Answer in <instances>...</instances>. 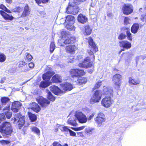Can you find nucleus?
Instances as JSON below:
<instances>
[{
    "instance_id": "obj_1",
    "label": "nucleus",
    "mask_w": 146,
    "mask_h": 146,
    "mask_svg": "<svg viewBox=\"0 0 146 146\" xmlns=\"http://www.w3.org/2000/svg\"><path fill=\"white\" fill-rule=\"evenodd\" d=\"M88 42L89 44L88 47L90 49L88 50L87 52L90 56H92V58H90L88 56L86 57L82 62L78 64V66L81 68H88L92 66L93 64L91 63L90 61L91 60L92 58V61H94L95 56L94 53L98 50L97 45L95 43L91 37L90 36L88 37Z\"/></svg>"
},
{
    "instance_id": "obj_2",
    "label": "nucleus",
    "mask_w": 146,
    "mask_h": 146,
    "mask_svg": "<svg viewBox=\"0 0 146 146\" xmlns=\"http://www.w3.org/2000/svg\"><path fill=\"white\" fill-rule=\"evenodd\" d=\"M103 91L104 94L106 96L102 100L101 104L105 108H109L114 102L112 99L113 96V90L110 87H107L104 89Z\"/></svg>"
},
{
    "instance_id": "obj_3",
    "label": "nucleus",
    "mask_w": 146,
    "mask_h": 146,
    "mask_svg": "<svg viewBox=\"0 0 146 146\" xmlns=\"http://www.w3.org/2000/svg\"><path fill=\"white\" fill-rule=\"evenodd\" d=\"M13 131V129L9 122H5L0 126V132L6 136H10Z\"/></svg>"
},
{
    "instance_id": "obj_4",
    "label": "nucleus",
    "mask_w": 146,
    "mask_h": 146,
    "mask_svg": "<svg viewBox=\"0 0 146 146\" xmlns=\"http://www.w3.org/2000/svg\"><path fill=\"white\" fill-rule=\"evenodd\" d=\"M69 74L72 78V81L74 79H77L78 77L85 75L86 72L83 69L76 68L71 69L69 71Z\"/></svg>"
},
{
    "instance_id": "obj_5",
    "label": "nucleus",
    "mask_w": 146,
    "mask_h": 146,
    "mask_svg": "<svg viewBox=\"0 0 146 146\" xmlns=\"http://www.w3.org/2000/svg\"><path fill=\"white\" fill-rule=\"evenodd\" d=\"M0 9L3 10H0V14L5 20L12 21L13 20L14 17L10 15L4 11L9 13H11V11L8 9L5 5L3 4H0Z\"/></svg>"
},
{
    "instance_id": "obj_6",
    "label": "nucleus",
    "mask_w": 146,
    "mask_h": 146,
    "mask_svg": "<svg viewBox=\"0 0 146 146\" xmlns=\"http://www.w3.org/2000/svg\"><path fill=\"white\" fill-rule=\"evenodd\" d=\"M102 94V91L97 90L95 91L92 96L90 100V103L91 104L98 102L101 100Z\"/></svg>"
},
{
    "instance_id": "obj_7",
    "label": "nucleus",
    "mask_w": 146,
    "mask_h": 146,
    "mask_svg": "<svg viewBox=\"0 0 146 146\" xmlns=\"http://www.w3.org/2000/svg\"><path fill=\"white\" fill-rule=\"evenodd\" d=\"M25 117L22 115L21 113H16L14 117V122L18 120L17 122V124L18 125L19 128L21 129L24 126L25 122Z\"/></svg>"
},
{
    "instance_id": "obj_8",
    "label": "nucleus",
    "mask_w": 146,
    "mask_h": 146,
    "mask_svg": "<svg viewBox=\"0 0 146 146\" xmlns=\"http://www.w3.org/2000/svg\"><path fill=\"white\" fill-rule=\"evenodd\" d=\"M122 76L119 74H116L113 75L112 77V81L114 85L115 89H119L121 85V80Z\"/></svg>"
},
{
    "instance_id": "obj_9",
    "label": "nucleus",
    "mask_w": 146,
    "mask_h": 146,
    "mask_svg": "<svg viewBox=\"0 0 146 146\" xmlns=\"http://www.w3.org/2000/svg\"><path fill=\"white\" fill-rule=\"evenodd\" d=\"M133 6L131 4L125 3L122 6L121 11L124 14L128 15L133 12Z\"/></svg>"
},
{
    "instance_id": "obj_10",
    "label": "nucleus",
    "mask_w": 146,
    "mask_h": 146,
    "mask_svg": "<svg viewBox=\"0 0 146 146\" xmlns=\"http://www.w3.org/2000/svg\"><path fill=\"white\" fill-rule=\"evenodd\" d=\"M75 117L79 122L81 123H86L87 120V118L85 115L82 112L76 111L75 114Z\"/></svg>"
},
{
    "instance_id": "obj_11",
    "label": "nucleus",
    "mask_w": 146,
    "mask_h": 146,
    "mask_svg": "<svg viewBox=\"0 0 146 146\" xmlns=\"http://www.w3.org/2000/svg\"><path fill=\"white\" fill-rule=\"evenodd\" d=\"M36 100L41 106L43 108H46L50 103V102L47 99L42 97L36 98Z\"/></svg>"
},
{
    "instance_id": "obj_12",
    "label": "nucleus",
    "mask_w": 146,
    "mask_h": 146,
    "mask_svg": "<svg viewBox=\"0 0 146 146\" xmlns=\"http://www.w3.org/2000/svg\"><path fill=\"white\" fill-rule=\"evenodd\" d=\"M106 120L104 114L102 112H100L98 114L94 120L97 124L99 125H101L103 122H105Z\"/></svg>"
},
{
    "instance_id": "obj_13",
    "label": "nucleus",
    "mask_w": 146,
    "mask_h": 146,
    "mask_svg": "<svg viewBox=\"0 0 146 146\" xmlns=\"http://www.w3.org/2000/svg\"><path fill=\"white\" fill-rule=\"evenodd\" d=\"M67 13L70 14L76 15L79 11V9L75 6H72L69 5L66 8Z\"/></svg>"
},
{
    "instance_id": "obj_14",
    "label": "nucleus",
    "mask_w": 146,
    "mask_h": 146,
    "mask_svg": "<svg viewBox=\"0 0 146 146\" xmlns=\"http://www.w3.org/2000/svg\"><path fill=\"white\" fill-rule=\"evenodd\" d=\"M60 86L63 90V94L71 90L73 88L72 85L71 83L67 82L61 84Z\"/></svg>"
},
{
    "instance_id": "obj_15",
    "label": "nucleus",
    "mask_w": 146,
    "mask_h": 146,
    "mask_svg": "<svg viewBox=\"0 0 146 146\" xmlns=\"http://www.w3.org/2000/svg\"><path fill=\"white\" fill-rule=\"evenodd\" d=\"M78 49L77 46L74 44L68 45L65 47V50L67 53L73 54L75 53Z\"/></svg>"
},
{
    "instance_id": "obj_16",
    "label": "nucleus",
    "mask_w": 146,
    "mask_h": 146,
    "mask_svg": "<svg viewBox=\"0 0 146 146\" xmlns=\"http://www.w3.org/2000/svg\"><path fill=\"white\" fill-rule=\"evenodd\" d=\"M88 78L86 77H78L76 80H72V83L75 85H81L85 84L87 82Z\"/></svg>"
},
{
    "instance_id": "obj_17",
    "label": "nucleus",
    "mask_w": 146,
    "mask_h": 146,
    "mask_svg": "<svg viewBox=\"0 0 146 146\" xmlns=\"http://www.w3.org/2000/svg\"><path fill=\"white\" fill-rule=\"evenodd\" d=\"M119 46L124 50H128L131 47V43L127 40H123L119 42Z\"/></svg>"
},
{
    "instance_id": "obj_18",
    "label": "nucleus",
    "mask_w": 146,
    "mask_h": 146,
    "mask_svg": "<svg viewBox=\"0 0 146 146\" xmlns=\"http://www.w3.org/2000/svg\"><path fill=\"white\" fill-rule=\"evenodd\" d=\"M31 11V9L28 5L27 4H26L24 7L23 11L20 17L22 18H24L28 16L30 14Z\"/></svg>"
},
{
    "instance_id": "obj_19",
    "label": "nucleus",
    "mask_w": 146,
    "mask_h": 146,
    "mask_svg": "<svg viewBox=\"0 0 146 146\" xmlns=\"http://www.w3.org/2000/svg\"><path fill=\"white\" fill-rule=\"evenodd\" d=\"M50 90L55 94L58 95L61 94H63V91L59 88L58 86L52 85L50 87Z\"/></svg>"
},
{
    "instance_id": "obj_20",
    "label": "nucleus",
    "mask_w": 146,
    "mask_h": 146,
    "mask_svg": "<svg viewBox=\"0 0 146 146\" xmlns=\"http://www.w3.org/2000/svg\"><path fill=\"white\" fill-rule=\"evenodd\" d=\"M21 106V103L18 101H14L12 103L11 110L13 112L16 113Z\"/></svg>"
},
{
    "instance_id": "obj_21",
    "label": "nucleus",
    "mask_w": 146,
    "mask_h": 146,
    "mask_svg": "<svg viewBox=\"0 0 146 146\" xmlns=\"http://www.w3.org/2000/svg\"><path fill=\"white\" fill-rule=\"evenodd\" d=\"M3 111L7 118L10 119L11 117L12 113L10 109V105L4 107Z\"/></svg>"
},
{
    "instance_id": "obj_22",
    "label": "nucleus",
    "mask_w": 146,
    "mask_h": 146,
    "mask_svg": "<svg viewBox=\"0 0 146 146\" xmlns=\"http://www.w3.org/2000/svg\"><path fill=\"white\" fill-rule=\"evenodd\" d=\"M54 72L47 71L42 75V78L44 80L46 81L47 82H50L49 81L51 77L54 75Z\"/></svg>"
},
{
    "instance_id": "obj_23",
    "label": "nucleus",
    "mask_w": 146,
    "mask_h": 146,
    "mask_svg": "<svg viewBox=\"0 0 146 146\" xmlns=\"http://www.w3.org/2000/svg\"><path fill=\"white\" fill-rule=\"evenodd\" d=\"M51 82L54 83H61L62 82V77L59 74H56L53 75L51 80Z\"/></svg>"
},
{
    "instance_id": "obj_24",
    "label": "nucleus",
    "mask_w": 146,
    "mask_h": 146,
    "mask_svg": "<svg viewBox=\"0 0 146 146\" xmlns=\"http://www.w3.org/2000/svg\"><path fill=\"white\" fill-rule=\"evenodd\" d=\"M76 42V38L74 36L68 37L64 41L63 43L65 45L73 44Z\"/></svg>"
},
{
    "instance_id": "obj_25",
    "label": "nucleus",
    "mask_w": 146,
    "mask_h": 146,
    "mask_svg": "<svg viewBox=\"0 0 146 146\" xmlns=\"http://www.w3.org/2000/svg\"><path fill=\"white\" fill-rule=\"evenodd\" d=\"M77 20L78 22L83 24L87 22L88 19L85 16L80 13L79 14L78 16Z\"/></svg>"
},
{
    "instance_id": "obj_26",
    "label": "nucleus",
    "mask_w": 146,
    "mask_h": 146,
    "mask_svg": "<svg viewBox=\"0 0 146 146\" xmlns=\"http://www.w3.org/2000/svg\"><path fill=\"white\" fill-rule=\"evenodd\" d=\"M31 108L36 113L38 112L41 109L39 106L35 102H32L31 104Z\"/></svg>"
},
{
    "instance_id": "obj_27",
    "label": "nucleus",
    "mask_w": 146,
    "mask_h": 146,
    "mask_svg": "<svg viewBox=\"0 0 146 146\" xmlns=\"http://www.w3.org/2000/svg\"><path fill=\"white\" fill-rule=\"evenodd\" d=\"M139 28V25L138 23H134L131 27V31L133 34H136Z\"/></svg>"
},
{
    "instance_id": "obj_28",
    "label": "nucleus",
    "mask_w": 146,
    "mask_h": 146,
    "mask_svg": "<svg viewBox=\"0 0 146 146\" xmlns=\"http://www.w3.org/2000/svg\"><path fill=\"white\" fill-rule=\"evenodd\" d=\"M123 30L126 31V36L127 39L130 41H131L133 39L132 35L130 32L129 28L128 27H123Z\"/></svg>"
},
{
    "instance_id": "obj_29",
    "label": "nucleus",
    "mask_w": 146,
    "mask_h": 146,
    "mask_svg": "<svg viewBox=\"0 0 146 146\" xmlns=\"http://www.w3.org/2000/svg\"><path fill=\"white\" fill-rule=\"evenodd\" d=\"M51 84V82L42 81L40 82L39 85L40 88H45Z\"/></svg>"
},
{
    "instance_id": "obj_30",
    "label": "nucleus",
    "mask_w": 146,
    "mask_h": 146,
    "mask_svg": "<svg viewBox=\"0 0 146 146\" xmlns=\"http://www.w3.org/2000/svg\"><path fill=\"white\" fill-rule=\"evenodd\" d=\"M28 115L31 122H34L36 120L37 117L35 114L31 112H28Z\"/></svg>"
},
{
    "instance_id": "obj_31",
    "label": "nucleus",
    "mask_w": 146,
    "mask_h": 146,
    "mask_svg": "<svg viewBox=\"0 0 146 146\" xmlns=\"http://www.w3.org/2000/svg\"><path fill=\"white\" fill-rule=\"evenodd\" d=\"M128 82L129 84L133 85H138L140 83V81L139 80H136L131 77L129 78Z\"/></svg>"
},
{
    "instance_id": "obj_32",
    "label": "nucleus",
    "mask_w": 146,
    "mask_h": 146,
    "mask_svg": "<svg viewBox=\"0 0 146 146\" xmlns=\"http://www.w3.org/2000/svg\"><path fill=\"white\" fill-rule=\"evenodd\" d=\"M10 99L8 97H3L1 98L0 99L2 105H6L7 103L10 102Z\"/></svg>"
},
{
    "instance_id": "obj_33",
    "label": "nucleus",
    "mask_w": 146,
    "mask_h": 146,
    "mask_svg": "<svg viewBox=\"0 0 146 146\" xmlns=\"http://www.w3.org/2000/svg\"><path fill=\"white\" fill-rule=\"evenodd\" d=\"M84 32L86 35H90L92 32V29L90 28L88 25H85L84 26Z\"/></svg>"
},
{
    "instance_id": "obj_34",
    "label": "nucleus",
    "mask_w": 146,
    "mask_h": 146,
    "mask_svg": "<svg viewBox=\"0 0 146 146\" xmlns=\"http://www.w3.org/2000/svg\"><path fill=\"white\" fill-rule=\"evenodd\" d=\"M102 84V81H99L96 83L94 87L92 89V90H94L99 88Z\"/></svg>"
},
{
    "instance_id": "obj_35",
    "label": "nucleus",
    "mask_w": 146,
    "mask_h": 146,
    "mask_svg": "<svg viewBox=\"0 0 146 146\" xmlns=\"http://www.w3.org/2000/svg\"><path fill=\"white\" fill-rule=\"evenodd\" d=\"M22 8L19 6H18L12 9L11 11L13 12L20 13L22 11Z\"/></svg>"
},
{
    "instance_id": "obj_36",
    "label": "nucleus",
    "mask_w": 146,
    "mask_h": 146,
    "mask_svg": "<svg viewBox=\"0 0 146 146\" xmlns=\"http://www.w3.org/2000/svg\"><path fill=\"white\" fill-rule=\"evenodd\" d=\"M47 98L50 101L54 102L55 100V98L52 95L50 92H48Z\"/></svg>"
},
{
    "instance_id": "obj_37",
    "label": "nucleus",
    "mask_w": 146,
    "mask_h": 146,
    "mask_svg": "<svg viewBox=\"0 0 146 146\" xmlns=\"http://www.w3.org/2000/svg\"><path fill=\"white\" fill-rule=\"evenodd\" d=\"M6 59V57L5 54L0 52V62H4L5 61Z\"/></svg>"
},
{
    "instance_id": "obj_38",
    "label": "nucleus",
    "mask_w": 146,
    "mask_h": 146,
    "mask_svg": "<svg viewBox=\"0 0 146 146\" xmlns=\"http://www.w3.org/2000/svg\"><path fill=\"white\" fill-rule=\"evenodd\" d=\"M55 48V45L54 42H51L50 46V51L51 53H52Z\"/></svg>"
},
{
    "instance_id": "obj_39",
    "label": "nucleus",
    "mask_w": 146,
    "mask_h": 146,
    "mask_svg": "<svg viewBox=\"0 0 146 146\" xmlns=\"http://www.w3.org/2000/svg\"><path fill=\"white\" fill-rule=\"evenodd\" d=\"M126 37V35L123 33H121L118 36V39L120 40H122L125 39Z\"/></svg>"
},
{
    "instance_id": "obj_40",
    "label": "nucleus",
    "mask_w": 146,
    "mask_h": 146,
    "mask_svg": "<svg viewBox=\"0 0 146 146\" xmlns=\"http://www.w3.org/2000/svg\"><path fill=\"white\" fill-rule=\"evenodd\" d=\"M74 17L72 16L68 15L67 16L66 18V21L70 22L71 21H74Z\"/></svg>"
},
{
    "instance_id": "obj_41",
    "label": "nucleus",
    "mask_w": 146,
    "mask_h": 146,
    "mask_svg": "<svg viewBox=\"0 0 146 146\" xmlns=\"http://www.w3.org/2000/svg\"><path fill=\"white\" fill-rule=\"evenodd\" d=\"M31 131L36 133L37 134H39L40 133V131L39 129L35 127H33L31 128Z\"/></svg>"
},
{
    "instance_id": "obj_42",
    "label": "nucleus",
    "mask_w": 146,
    "mask_h": 146,
    "mask_svg": "<svg viewBox=\"0 0 146 146\" xmlns=\"http://www.w3.org/2000/svg\"><path fill=\"white\" fill-rule=\"evenodd\" d=\"M68 124L73 126H76V123L74 121L70 119H69L67 122Z\"/></svg>"
},
{
    "instance_id": "obj_43",
    "label": "nucleus",
    "mask_w": 146,
    "mask_h": 146,
    "mask_svg": "<svg viewBox=\"0 0 146 146\" xmlns=\"http://www.w3.org/2000/svg\"><path fill=\"white\" fill-rule=\"evenodd\" d=\"M129 18L128 17H125L124 18V24L125 25H127L129 24Z\"/></svg>"
},
{
    "instance_id": "obj_44",
    "label": "nucleus",
    "mask_w": 146,
    "mask_h": 146,
    "mask_svg": "<svg viewBox=\"0 0 146 146\" xmlns=\"http://www.w3.org/2000/svg\"><path fill=\"white\" fill-rule=\"evenodd\" d=\"M36 2V3L38 4H39L41 3H46L48 2L49 0H35Z\"/></svg>"
},
{
    "instance_id": "obj_45",
    "label": "nucleus",
    "mask_w": 146,
    "mask_h": 146,
    "mask_svg": "<svg viewBox=\"0 0 146 146\" xmlns=\"http://www.w3.org/2000/svg\"><path fill=\"white\" fill-rule=\"evenodd\" d=\"M85 127V126H83L76 128L72 127L71 128L75 131H78L83 130Z\"/></svg>"
},
{
    "instance_id": "obj_46",
    "label": "nucleus",
    "mask_w": 146,
    "mask_h": 146,
    "mask_svg": "<svg viewBox=\"0 0 146 146\" xmlns=\"http://www.w3.org/2000/svg\"><path fill=\"white\" fill-rule=\"evenodd\" d=\"M141 20L143 22H146V13L143 14L141 16Z\"/></svg>"
},
{
    "instance_id": "obj_47",
    "label": "nucleus",
    "mask_w": 146,
    "mask_h": 146,
    "mask_svg": "<svg viewBox=\"0 0 146 146\" xmlns=\"http://www.w3.org/2000/svg\"><path fill=\"white\" fill-rule=\"evenodd\" d=\"M26 56V58L27 60L28 61H30L33 59V57L31 55L28 53H27Z\"/></svg>"
},
{
    "instance_id": "obj_48",
    "label": "nucleus",
    "mask_w": 146,
    "mask_h": 146,
    "mask_svg": "<svg viewBox=\"0 0 146 146\" xmlns=\"http://www.w3.org/2000/svg\"><path fill=\"white\" fill-rule=\"evenodd\" d=\"M27 63L25 62L20 61L19 62V68L23 67Z\"/></svg>"
},
{
    "instance_id": "obj_49",
    "label": "nucleus",
    "mask_w": 146,
    "mask_h": 146,
    "mask_svg": "<svg viewBox=\"0 0 146 146\" xmlns=\"http://www.w3.org/2000/svg\"><path fill=\"white\" fill-rule=\"evenodd\" d=\"M5 118V116L4 113L0 114V123L1 121L4 120Z\"/></svg>"
},
{
    "instance_id": "obj_50",
    "label": "nucleus",
    "mask_w": 146,
    "mask_h": 146,
    "mask_svg": "<svg viewBox=\"0 0 146 146\" xmlns=\"http://www.w3.org/2000/svg\"><path fill=\"white\" fill-rule=\"evenodd\" d=\"M70 130L67 126H64L62 127V129L61 131L64 132H68V131H69Z\"/></svg>"
},
{
    "instance_id": "obj_51",
    "label": "nucleus",
    "mask_w": 146,
    "mask_h": 146,
    "mask_svg": "<svg viewBox=\"0 0 146 146\" xmlns=\"http://www.w3.org/2000/svg\"><path fill=\"white\" fill-rule=\"evenodd\" d=\"M10 143V142L8 140H2L0 141V143L2 144H7Z\"/></svg>"
},
{
    "instance_id": "obj_52",
    "label": "nucleus",
    "mask_w": 146,
    "mask_h": 146,
    "mask_svg": "<svg viewBox=\"0 0 146 146\" xmlns=\"http://www.w3.org/2000/svg\"><path fill=\"white\" fill-rule=\"evenodd\" d=\"M53 146H62L60 143L57 141H54L52 144Z\"/></svg>"
},
{
    "instance_id": "obj_53",
    "label": "nucleus",
    "mask_w": 146,
    "mask_h": 146,
    "mask_svg": "<svg viewBox=\"0 0 146 146\" xmlns=\"http://www.w3.org/2000/svg\"><path fill=\"white\" fill-rule=\"evenodd\" d=\"M69 133H70V135L71 136H73V137H76V133L74 131H72V130H69Z\"/></svg>"
},
{
    "instance_id": "obj_54",
    "label": "nucleus",
    "mask_w": 146,
    "mask_h": 146,
    "mask_svg": "<svg viewBox=\"0 0 146 146\" xmlns=\"http://www.w3.org/2000/svg\"><path fill=\"white\" fill-rule=\"evenodd\" d=\"M92 130L90 129H86L85 130V132L87 134L91 133Z\"/></svg>"
},
{
    "instance_id": "obj_55",
    "label": "nucleus",
    "mask_w": 146,
    "mask_h": 146,
    "mask_svg": "<svg viewBox=\"0 0 146 146\" xmlns=\"http://www.w3.org/2000/svg\"><path fill=\"white\" fill-rule=\"evenodd\" d=\"M29 66L30 68H33L34 66V64L33 62H31L29 64Z\"/></svg>"
},
{
    "instance_id": "obj_56",
    "label": "nucleus",
    "mask_w": 146,
    "mask_h": 146,
    "mask_svg": "<svg viewBox=\"0 0 146 146\" xmlns=\"http://www.w3.org/2000/svg\"><path fill=\"white\" fill-rule=\"evenodd\" d=\"M94 115V113H92L89 117L88 119V120H91L93 117Z\"/></svg>"
},
{
    "instance_id": "obj_57",
    "label": "nucleus",
    "mask_w": 146,
    "mask_h": 146,
    "mask_svg": "<svg viewBox=\"0 0 146 146\" xmlns=\"http://www.w3.org/2000/svg\"><path fill=\"white\" fill-rule=\"evenodd\" d=\"M6 2L9 4H11L12 2V0H5Z\"/></svg>"
},
{
    "instance_id": "obj_58",
    "label": "nucleus",
    "mask_w": 146,
    "mask_h": 146,
    "mask_svg": "<svg viewBox=\"0 0 146 146\" xmlns=\"http://www.w3.org/2000/svg\"><path fill=\"white\" fill-rule=\"evenodd\" d=\"M112 15V13H109L107 14V16L108 17H110Z\"/></svg>"
},
{
    "instance_id": "obj_59",
    "label": "nucleus",
    "mask_w": 146,
    "mask_h": 146,
    "mask_svg": "<svg viewBox=\"0 0 146 146\" xmlns=\"http://www.w3.org/2000/svg\"><path fill=\"white\" fill-rule=\"evenodd\" d=\"M77 133L78 135H79L80 136H81L82 135H83L82 132H77Z\"/></svg>"
},
{
    "instance_id": "obj_60",
    "label": "nucleus",
    "mask_w": 146,
    "mask_h": 146,
    "mask_svg": "<svg viewBox=\"0 0 146 146\" xmlns=\"http://www.w3.org/2000/svg\"><path fill=\"white\" fill-rule=\"evenodd\" d=\"M124 50H125L123 48L121 49L118 52V54H120L122 51H124Z\"/></svg>"
},
{
    "instance_id": "obj_61",
    "label": "nucleus",
    "mask_w": 146,
    "mask_h": 146,
    "mask_svg": "<svg viewBox=\"0 0 146 146\" xmlns=\"http://www.w3.org/2000/svg\"><path fill=\"white\" fill-rule=\"evenodd\" d=\"M93 71V70H88V72L89 73H92Z\"/></svg>"
},
{
    "instance_id": "obj_62",
    "label": "nucleus",
    "mask_w": 146,
    "mask_h": 146,
    "mask_svg": "<svg viewBox=\"0 0 146 146\" xmlns=\"http://www.w3.org/2000/svg\"><path fill=\"white\" fill-rule=\"evenodd\" d=\"M3 105H2L1 103L0 104V110H1L2 107H3V106H2Z\"/></svg>"
},
{
    "instance_id": "obj_63",
    "label": "nucleus",
    "mask_w": 146,
    "mask_h": 146,
    "mask_svg": "<svg viewBox=\"0 0 146 146\" xmlns=\"http://www.w3.org/2000/svg\"><path fill=\"white\" fill-rule=\"evenodd\" d=\"M74 58H72V60H71V59H70V60H69V62H72V61H73V60H74Z\"/></svg>"
},
{
    "instance_id": "obj_64",
    "label": "nucleus",
    "mask_w": 146,
    "mask_h": 146,
    "mask_svg": "<svg viewBox=\"0 0 146 146\" xmlns=\"http://www.w3.org/2000/svg\"><path fill=\"white\" fill-rule=\"evenodd\" d=\"M63 146H68L67 143H65L64 145Z\"/></svg>"
}]
</instances>
